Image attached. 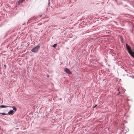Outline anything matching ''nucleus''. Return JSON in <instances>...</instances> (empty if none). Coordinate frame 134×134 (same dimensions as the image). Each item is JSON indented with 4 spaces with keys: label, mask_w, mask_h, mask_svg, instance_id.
<instances>
[{
    "label": "nucleus",
    "mask_w": 134,
    "mask_h": 134,
    "mask_svg": "<svg viewBox=\"0 0 134 134\" xmlns=\"http://www.w3.org/2000/svg\"><path fill=\"white\" fill-rule=\"evenodd\" d=\"M40 47V46L38 44L31 50V51L33 53H36L38 52Z\"/></svg>",
    "instance_id": "1"
},
{
    "label": "nucleus",
    "mask_w": 134,
    "mask_h": 134,
    "mask_svg": "<svg viewBox=\"0 0 134 134\" xmlns=\"http://www.w3.org/2000/svg\"><path fill=\"white\" fill-rule=\"evenodd\" d=\"M14 111L13 110H11L8 112V114L9 115H12L14 114Z\"/></svg>",
    "instance_id": "5"
},
{
    "label": "nucleus",
    "mask_w": 134,
    "mask_h": 134,
    "mask_svg": "<svg viewBox=\"0 0 134 134\" xmlns=\"http://www.w3.org/2000/svg\"><path fill=\"white\" fill-rule=\"evenodd\" d=\"M50 0H48V6L50 4Z\"/></svg>",
    "instance_id": "13"
},
{
    "label": "nucleus",
    "mask_w": 134,
    "mask_h": 134,
    "mask_svg": "<svg viewBox=\"0 0 134 134\" xmlns=\"http://www.w3.org/2000/svg\"><path fill=\"white\" fill-rule=\"evenodd\" d=\"M97 105H95L93 107V108H95V107H96V106H97Z\"/></svg>",
    "instance_id": "15"
},
{
    "label": "nucleus",
    "mask_w": 134,
    "mask_h": 134,
    "mask_svg": "<svg viewBox=\"0 0 134 134\" xmlns=\"http://www.w3.org/2000/svg\"><path fill=\"white\" fill-rule=\"evenodd\" d=\"M8 107H10L8 106H5L3 105H1L0 106V107L2 108H6Z\"/></svg>",
    "instance_id": "7"
},
{
    "label": "nucleus",
    "mask_w": 134,
    "mask_h": 134,
    "mask_svg": "<svg viewBox=\"0 0 134 134\" xmlns=\"http://www.w3.org/2000/svg\"><path fill=\"white\" fill-rule=\"evenodd\" d=\"M129 54L132 57L134 58V49H132Z\"/></svg>",
    "instance_id": "4"
},
{
    "label": "nucleus",
    "mask_w": 134,
    "mask_h": 134,
    "mask_svg": "<svg viewBox=\"0 0 134 134\" xmlns=\"http://www.w3.org/2000/svg\"><path fill=\"white\" fill-rule=\"evenodd\" d=\"M11 107L13 108V110H14L15 111H16V108L15 107L13 106L12 107Z\"/></svg>",
    "instance_id": "9"
},
{
    "label": "nucleus",
    "mask_w": 134,
    "mask_h": 134,
    "mask_svg": "<svg viewBox=\"0 0 134 134\" xmlns=\"http://www.w3.org/2000/svg\"><path fill=\"white\" fill-rule=\"evenodd\" d=\"M57 44H54L53 46V47H56L57 46Z\"/></svg>",
    "instance_id": "12"
},
{
    "label": "nucleus",
    "mask_w": 134,
    "mask_h": 134,
    "mask_svg": "<svg viewBox=\"0 0 134 134\" xmlns=\"http://www.w3.org/2000/svg\"><path fill=\"white\" fill-rule=\"evenodd\" d=\"M0 113L3 115H7V114L5 113Z\"/></svg>",
    "instance_id": "11"
},
{
    "label": "nucleus",
    "mask_w": 134,
    "mask_h": 134,
    "mask_svg": "<svg viewBox=\"0 0 134 134\" xmlns=\"http://www.w3.org/2000/svg\"><path fill=\"white\" fill-rule=\"evenodd\" d=\"M64 71L68 74H71V72L69 69L67 68L64 69Z\"/></svg>",
    "instance_id": "3"
},
{
    "label": "nucleus",
    "mask_w": 134,
    "mask_h": 134,
    "mask_svg": "<svg viewBox=\"0 0 134 134\" xmlns=\"http://www.w3.org/2000/svg\"><path fill=\"white\" fill-rule=\"evenodd\" d=\"M42 15H41L40 16V17H41L42 16Z\"/></svg>",
    "instance_id": "16"
},
{
    "label": "nucleus",
    "mask_w": 134,
    "mask_h": 134,
    "mask_svg": "<svg viewBox=\"0 0 134 134\" xmlns=\"http://www.w3.org/2000/svg\"><path fill=\"white\" fill-rule=\"evenodd\" d=\"M121 38V41L122 42V43H123V40L122 39V38Z\"/></svg>",
    "instance_id": "14"
},
{
    "label": "nucleus",
    "mask_w": 134,
    "mask_h": 134,
    "mask_svg": "<svg viewBox=\"0 0 134 134\" xmlns=\"http://www.w3.org/2000/svg\"><path fill=\"white\" fill-rule=\"evenodd\" d=\"M126 48L127 50V51L128 52L130 53L131 52V51L132 49H131L129 46L128 45V44L127 43H126Z\"/></svg>",
    "instance_id": "2"
},
{
    "label": "nucleus",
    "mask_w": 134,
    "mask_h": 134,
    "mask_svg": "<svg viewBox=\"0 0 134 134\" xmlns=\"http://www.w3.org/2000/svg\"><path fill=\"white\" fill-rule=\"evenodd\" d=\"M24 0H19V1L18 2V4H19L21 3H22L24 1Z\"/></svg>",
    "instance_id": "8"
},
{
    "label": "nucleus",
    "mask_w": 134,
    "mask_h": 134,
    "mask_svg": "<svg viewBox=\"0 0 134 134\" xmlns=\"http://www.w3.org/2000/svg\"><path fill=\"white\" fill-rule=\"evenodd\" d=\"M121 89V88H118L117 89V90H116V91H118V94H119L120 93V89Z\"/></svg>",
    "instance_id": "10"
},
{
    "label": "nucleus",
    "mask_w": 134,
    "mask_h": 134,
    "mask_svg": "<svg viewBox=\"0 0 134 134\" xmlns=\"http://www.w3.org/2000/svg\"><path fill=\"white\" fill-rule=\"evenodd\" d=\"M116 2H117V4L118 5H120L122 4V2L121 1H117Z\"/></svg>",
    "instance_id": "6"
}]
</instances>
